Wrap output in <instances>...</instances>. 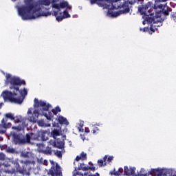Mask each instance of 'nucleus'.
I'll use <instances>...</instances> for the list:
<instances>
[{
    "label": "nucleus",
    "instance_id": "nucleus-1",
    "mask_svg": "<svg viewBox=\"0 0 176 176\" xmlns=\"http://www.w3.org/2000/svg\"><path fill=\"white\" fill-rule=\"evenodd\" d=\"M6 85H10V91H3L1 96L5 101H10V102H14V104H23L28 91L27 89L23 88L20 89V87L25 86V80H21L20 77L12 76V74H7L6 75Z\"/></svg>",
    "mask_w": 176,
    "mask_h": 176
},
{
    "label": "nucleus",
    "instance_id": "nucleus-2",
    "mask_svg": "<svg viewBox=\"0 0 176 176\" xmlns=\"http://www.w3.org/2000/svg\"><path fill=\"white\" fill-rule=\"evenodd\" d=\"M34 0H24L25 5L20 6L19 2L15 6L18 14L22 20H35L38 17L45 16V12L42 9L45 8V0H37L32 3Z\"/></svg>",
    "mask_w": 176,
    "mask_h": 176
},
{
    "label": "nucleus",
    "instance_id": "nucleus-3",
    "mask_svg": "<svg viewBox=\"0 0 176 176\" xmlns=\"http://www.w3.org/2000/svg\"><path fill=\"white\" fill-rule=\"evenodd\" d=\"M21 164V165H20ZM20 164L17 162H12V164H6L5 162H0V167H8V173L14 174L19 173V174H25L27 171L31 170V161H20Z\"/></svg>",
    "mask_w": 176,
    "mask_h": 176
},
{
    "label": "nucleus",
    "instance_id": "nucleus-4",
    "mask_svg": "<svg viewBox=\"0 0 176 176\" xmlns=\"http://www.w3.org/2000/svg\"><path fill=\"white\" fill-rule=\"evenodd\" d=\"M45 117L47 120L45 124V127H50L51 124H52V127H59V124H65V126L69 124L67 118H64L63 116H59L58 118H56L57 122H56V121L54 122L53 113H51L50 111L45 113Z\"/></svg>",
    "mask_w": 176,
    "mask_h": 176
},
{
    "label": "nucleus",
    "instance_id": "nucleus-5",
    "mask_svg": "<svg viewBox=\"0 0 176 176\" xmlns=\"http://www.w3.org/2000/svg\"><path fill=\"white\" fill-rule=\"evenodd\" d=\"M25 144L26 142H31V140L34 141H45V131H38L36 133H27L25 135Z\"/></svg>",
    "mask_w": 176,
    "mask_h": 176
},
{
    "label": "nucleus",
    "instance_id": "nucleus-6",
    "mask_svg": "<svg viewBox=\"0 0 176 176\" xmlns=\"http://www.w3.org/2000/svg\"><path fill=\"white\" fill-rule=\"evenodd\" d=\"M52 166L47 171L48 175L51 176H63V172L61 171V166L58 163L54 161H50Z\"/></svg>",
    "mask_w": 176,
    "mask_h": 176
},
{
    "label": "nucleus",
    "instance_id": "nucleus-7",
    "mask_svg": "<svg viewBox=\"0 0 176 176\" xmlns=\"http://www.w3.org/2000/svg\"><path fill=\"white\" fill-rule=\"evenodd\" d=\"M131 2L125 1L122 5V8L123 10H121L118 12H109V14H111L112 17H118V16H120V14H124L126 13H130V5H132Z\"/></svg>",
    "mask_w": 176,
    "mask_h": 176
},
{
    "label": "nucleus",
    "instance_id": "nucleus-8",
    "mask_svg": "<svg viewBox=\"0 0 176 176\" xmlns=\"http://www.w3.org/2000/svg\"><path fill=\"white\" fill-rule=\"evenodd\" d=\"M53 14L55 16L56 21L60 22L63 21L64 19H69L71 17V15L68 12V11L66 10L63 12H61V9L57 10L56 11H53Z\"/></svg>",
    "mask_w": 176,
    "mask_h": 176
},
{
    "label": "nucleus",
    "instance_id": "nucleus-9",
    "mask_svg": "<svg viewBox=\"0 0 176 176\" xmlns=\"http://www.w3.org/2000/svg\"><path fill=\"white\" fill-rule=\"evenodd\" d=\"M157 21H154L153 23L150 27V30L152 32H155V30H157L159 27L163 25V21H164V18H162V14L157 13Z\"/></svg>",
    "mask_w": 176,
    "mask_h": 176
},
{
    "label": "nucleus",
    "instance_id": "nucleus-10",
    "mask_svg": "<svg viewBox=\"0 0 176 176\" xmlns=\"http://www.w3.org/2000/svg\"><path fill=\"white\" fill-rule=\"evenodd\" d=\"M28 120L30 122H32V123H36V122H38V117L39 115H41V111L35 109L32 113L31 109H29L28 111Z\"/></svg>",
    "mask_w": 176,
    "mask_h": 176
},
{
    "label": "nucleus",
    "instance_id": "nucleus-11",
    "mask_svg": "<svg viewBox=\"0 0 176 176\" xmlns=\"http://www.w3.org/2000/svg\"><path fill=\"white\" fill-rule=\"evenodd\" d=\"M12 138L15 145H21L25 144V137L23 133H12Z\"/></svg>",
    "mask_w": 176,
    "mask_h": 176
},
{
    "label": "nucleus",
    "instance_id": "nucleus-12",
    "mask_svg": "<svg viewBox=\"0 0 176 176\" xmlns=\"http://www.w3.org/2000/svg\"><path fill=\"white\" fill-rule=\"evenodd\" d=\"M34 107L38 111L40 109L41 111V116H45V102L42 100H39L37 98H34Z\"/></svg>",
    "mask_w": 176,
    "mask_h": 176
},
{
    "label": "nucleus",
    "instance_id": "nucleus-13",
    "mask_svg": "<svg viewBox=\"0 0 176 176\" xmlns=\"http://www.w3.org/2000/svg\"><path fill=\"white\" fill-rule=\"evenodd\" d=\"M6 122H8V119L3 118L1 120V124H0V133L1 134H5L6 133V129L12 126V124L6 123Z\"/></svg>",
    "mask_w": 176,
    "mask_h": 176
},
{
    "label": "nucleus",
    "instance_id": "nucleus-14",
    "mask_svg": "<svg viewBox=\"0 0 176 176\" xmlns=\"http://www.w3.org/2000/svg\"><path fill=\"white\" fill-rule=\"evenodd\" d=\"M151 6H152V2L148 1L144 6L142 5V6L138 7V10L140 13H141V14H147L148 12H146V11L148 10V9H149V8H151Z\"/></svg>",
    "mask_w": 176,
    "mask_h": 176
},
{
    "label": "nucleus",
    "instance_id": "nucleus-15",
    "mask_svg": "<svg viewBox=\"0 0 176 176\" xmlns=\"http://www.w3.org/2000/svg\"><path fill=\"white\" fill-rule=\"evenodd\" d=\"M144 16H146L144 20H146L147 23H151L153 24L155 21H157V14H156L155 16L152 18L149 16H153V13L149 12V11H148V14H144Z\"/></svg>",
    "mask_w": 176,
    "mask_h": 176
},
{
    "label": "nucleus",
    "instance_id": "nucleus-16",
    "mask_svg": "<svg viewBox=\"0 0 176 176\" xmlns=\"http://www.w3.org/2000/svg\"><path fill=\"white\" fill-rule=\"evenodd\" d=\"M78 170H82V171H88V170H91V171H96V167L85 166V163H81L78 165Z\"/></svg>",
    "mask_w": 176,
    "mask_h": 176
},
{
    "label": "nucleus",
    "instance_id": "nucleus-17",
    "mask_svg": "<svg viewBox=\"0 0 176 176\" xmlns=\"http://www.w3.org/2000/svg\"><path fill=\"white\" fill-rule=\"evenodd\" d=\"M61 133V129H60V126L57 127V129L54 128V130L51 132V136L56 140V138L60 136V134Z\"/></svg>",
    "mask_w": 176,
    "mask_h": 176
},
{
    "label": "nucleus",
    "instance_id": "nucleus-18",
    "mask_svg": "<svg viewBox=\"0 0 176 176\" xmlns=\"http://www.w3.org/2000/svg\"><path fill=\"white\" fill-rule=\"evenodd\" d=\"M55 148H58V149H63L65 142H64V140H61V139H56L55 140Z\"/></svg>",
    "mask_w": 176,
    "mask_h": 176
},
{
    "label": "nucleus",
    "instance_id": "nucleus-19",
    "mask_svg": "<svg viewBox=\"0 0 176 176\" xmlns=\"http://www.w3.org/2000/svg\"><path fill=\"white\" fill-rule=\"evenodd\" d=\"M75 160L79 162V160H87V154L82 151L80 155H77Z\"/></svg>",
    "mask_w": 176,
    "mask_h": 176
},
{
    "label": "nucleus",
    "instance_id": "nucleus-20",
    "mask_svg": "<svg viewBox=\"0 0 176 176\" xmlns=\"http://www.w3.org/2000/svg\"><path fill=\"white\" fill-rule=\"evenodd\" d=\"M163 171L159 168L151 169L148 174L150 175H162Z\"/></svg>",
    "mask_w": 176,
    "mask_h": 176
},
{
    "label": "nucleus",
    "instance_id": "nucleus-21",
    "mask_svg": "<svg viewBox=\"0 0 176 176\" xmlns=\"http://www.w3.org/2000/svg\"><path fill=\"white\" fill-rule=\"evenodd\" d=\"M107 159H108V156L105 155L103 157V160H98V164L99 167H102L103 166H107Z\"/></svg>",
    "mask_w": 176,
    "mask_h": 176
},
{
    "label": "nucleus",
    "instance_id": "nucleus-22",
    "mask_svg": "<svg viewBox=\"0 0 176 176\" xmlns=\"http://www.w3.org/2000/svg\"><path fill=\"white\" fill-rule=\"evenodd\" d=\"M111 175H122L123 174V168H120L118 171L110 172Z\"/></svg>",
    "mask_w": 176,
    "mask_h": 176
},
{
    "label": "nucleus",
    "instance_id": "nucleus-23",
    "mask_svg": "<svg viewBox=\"0 0 176 176\" xmlns=\"http://www.w3.org/2000/svg\"><path fill=\"white\" fill-rule=\"evenodd\" d=\"M58 112H61V109H60V107L58 106L55 107V109H53L52 111H50V113L53 114V116H54V115H57Z\"/></svg>",
    "mask_w": 176,
    "mask_h": 176
},
{
    "label": "nucleus",
    "instance_id": "nucleus-24",
    "mask_svg": "<svg viewBox=\"0 0 176 176\" xmlns=\"http://www.w3.org/2000/svg\"><path fill=\"white\" fill-rule=\"evenodd\" d=\"M73 176H85V175H83V173L80 172H76L73 174ZM89 176H100V173H96V174L89 175Z\"/></svg>",
    "mask_w": 176,
    "mask_h": 176
},
{
    "label": "nucleus",
    "instance_id": "nucleus-25",
    "mask_svg": "<svg viewBox=\"0 0 176 176\" xmlns=\"http://www.w3.org/2000/svg\"><path fill=\"white\" fill-rule=\"evenodd\" d=\"M53 147L50 146H47L46 147V149L45 150V155H52L53 150L52 149Z\"/></svg>",
    "mask_w": 176,
    "mask_h": 176
},
{
    "label": "nucleus",
    "instance_id": "nucleus-26",
    "mask_svg": "<svg viewBox=\"0 0 176 176\" xmlns=\"http://www.w3.org/2000/svg\"><path fill=\"white\" fill-rule=\"evenodd\" d=\"M49 109H52V104L45 102V111H46L45 113H47V112H50Z\"/></svg>",
    "mask_w": 176,
    "mask_h": 176
},
{
    "label": "nucleus",
    "instance_id": "nucleus-27",
    "mask_svg": "<svg viewBox=\"0 0 176 176\" xmlns=\"http://www.w3.org/2000/svg\"><path fill=\"white\" fill-rule=\"evenodd\" d=\"M160 13L161 14V17L162 16V14H164V16H168V14H170V10H163L162 11H160Z\"/></svg>",
    "mask_w": 176,
    "mask_h": 176
},
{
    "label": "nucleus",
    "instance_id": "nucleus-28",
    "mask_svg": "<svg viewBox=\"0 0 176 176\" xmlns=\"http://www.w3.org/2000/svg\"><path fill=\"white\" fill-rule=\"evenodd\" d=\"M48 146H52V148H56V141L51 140L48 142Z\"/></svg>",
    "mask_w": 176,
    "mask_h": 176
},
{
    "label": "nucleus",
    "instance_id": "nucleus-29",
    "mask_svg": "<svg viewBox=\"0 0 176 176\" xmlns=\"http://www.w3.org/2000/svg\"><path fill=\"white\" fill-rule=\"evenodd\" d=\"M6 118L7 119H10L11 120H14V116L11 113H8L6 114Z\"/></svg>",
    "mask_w": 176,
    "mask_h": 176
},
{
    "label": "nucleus",
    "instance_id": "nucleus-30",
    "mask_svg": "<svg viewBox=\"0 0 176 176\" xmlns=\"http://www.w3.org/2000/svg\"><path fill=\"white\" fill-rule=\"evenodd\" d=\"M37 123L38 124V126L40 127H43L45 126V121L43 120H38V118H37Z\"/></svg>",
    "mask_w": 176,
    "mask_h": 176
},
{
    "label": "nucleus",
    "instance_id": "nucleus-31",
    "mask_svg": "<svg viewBox=\"0 0 176 176\" xmlns=\"http://www.w3.org/2000/svg\"><path fill=\"white\" fill-rule=\"evenodd\" d=\"M5 159L6 156L3 153H0V163H4L5 164Z\"/></svg>",
    "mask_w": 176,
    "mask_h": 176
},
{
    "label": "nucleus",
    "instance_id": "nucleus-32",
    "mask_svg": "<svg viewBox=\"0 0 176 176\" xmlns=\"http://www.w3.org/2000/svg\"><path fill=\"white\" fill-rule=\"evenodd\" d=\"M124 175H130V169H129L128 166H124Z\"/></svg>",
    "mask_w": 176,
    "mask_h": 176
},
{
    "label": "nucleus",
    "instance_id": "nucleus-33",
    "mask_svg": "<svg viewBox=\"0 0 176 176\" xmlns=\"http://www.w3.org/2000/svg\"><path fill=\"white\" fill-rule=\"evenodd\" d=\"M12 129L14 130H17V131H21V130L23 129V128L21 126H12Z\"/></svg>",
    "mask_w": 176,
    "mask_h": 176
},
{
    "label": "nucleus",
    "instance_id": "nucleus-34",
    "mask_svg": "<svg viewBox=\"0 0 176 176\" xmlns=\"http://www.w3.org/2000/svg\"><path fill=\"white\" fill-rule=\"evenodd\" d=\"M130 175H134L135 174V168H130V173H128Z\"/></svg>",
    "mask_w": 176,
    "mask_h": 176
},
{
    "label": "nucleus",
    "instance_id": "nucleus-35",
    "mask_svg": "<svg viewBox=\"0 0 176 176\" xmlns=\"http://www.w3.org/2000/svg\"><path fill=\"white\" fill-rule=\"evenodd\" d=\"M55 155H56L58 157H63V153H62L61 151H56V152L55 153Z\"/></svg>",
    "mask_w": 176,
    "mask_h": 176
},
{
    "label": "nucleus",
    "instance_id": "nucleus-36",
    "mask_svg": "<svg viewBox=\"0 0 176 176\" xmlns=\"http://www.w3.org/2000/svg\"><path fill=\"white\" fill-rule=\"evenodd\" d=\"M8 153H14L15 151L13 148H7Z\"/></svg>",
    "mask_w": 176,
    "mask_h": 176
},
{
    "label": "nucleus",
    "instance_id": "nucleus-37",
    "mask_svg": "<svg viewBox=\"0 0 176 176\" xmlns=\"http://www.w3.org/2000/svg\"><path fill=\"white\" fill-rule=\"evenodd\" d=\"M52 16H54V14H53V12L47 11V12H45V17H47V16H52Z\"/></svg>",
    "mask_w": 176,
    "mask_h": 176
},
{
    "label": "nucleus",
    "instance_id": "nucleus-38",
    "mask_svg": "<svg viewBox=\"0 0 176 176\" xmlns=\"http://www.w3.org/2000/svg\"><path fill=\"white\" fill-rule=\"evenodd\" d=\"M102 1L104 0H91L90 2H91V5H94L96 3H97V2H102Z\"/></svg>",
    "mask_w": 176,
    "mask_h": 176
},
{
    "label": "nucleus",
    "instance_id": "nucleus-39",
    "mask_svg": "<svg viewBox=\"0 0 176 176\" xmlns=\"http://www.w3.org/2000/svg\"><path fill=\"white\" fill-rule=\"evenodd\" d=\"M170 17L173 20H174V21H176V12H173Z\"/></svg>",
    "mask_w": 176,
    "mask_h": 176
},
{
    "label": "nucleus",
    "instance_id": "nucleus-40",
    "mask_svg": "<svg viewBox=\"0 0 176 176\" xmlns=\"http://www.w3.org/2000/svg\"><path fill=\"white\" fill-rule=\"evenodd\" d=\"M112 160H113V156H109L107 159L106 162H107V163H111V162H112Z\"/></svg>",
    "mask_w": 176,
    "mask_h": 176
},
{
    "label": "nucleus",
    "instance_id": "nucleus-41",
    "mask_svg": "<svg viewBox=\"0 0 176 176\" xmlns=\"http://www.w3.org/2000/svg\"><path fill=\"white\" fill-rule=\"evenodd\" d=\"M14 120L15 123H20V122H21V118H14Z\"/></svg>",
    "mask_w": 176,
    "mask_h": 176
},
{
    "label": "nucleus",
    "instance_id": "nucleus-42",
    "mask_svg": "<svg viewBox=\"0 0 176 176\" xmlns=\"http://www.w3.org/2000/svg\"><path fill=\"white\" fill-rule=\"evenodd\" d=\"M38 162L40 163V164H45V160H43V158H41L40 160L38 159Z\"/></svg>",
    "mask_w": 176,
    "mask_h": 176
},
{
    "label": "nucleus",
    "instance_id": "nucleus-43",
    "mask_svg": "<svg viewBox=\"0 0 176 176\" xmlns=\"http://www.w3.org/2000/svg\"><path fill=\"white\" fill-rule=\"evenodd\" d=\"M135 2L137 3H140V5H142L144 3V0H135Z\"/></svg>",
    "mask_w": 176,
    "mask_h": 176
},
{
    "label": "nucleus",
    "instance_id": "nucleus-44",
    "mask_svg": "<svg viewBox=\"0 0 176 176\" xmlns=\"http://www.w3.org/2000/svg\"><path fill=\"white\" fill-rule=\"evenodd\" d=\"M27 126H28V124H26L25 122L23 121L21 126L24 129V127H27Z\"/></svg>",
    "mask_w": 176,
    "mask_h": 176
},
{
    "label": "nucleus",
    "instance_id": "nucleus-45",
    "mask_svg": "<svg viewBox=\"0 0 176 176\" xmlns=\"http://www.w3.org/2000/svg\"><path fill=\"white\" fill-rule=\"evenodd\" d=\"M148 31H149V28L148 27H144L143 28V32H148Z\"/></svg>",
    "mask_w": 176,
    "mask_h": 176
},
{
    "label": "nucleus",
    "instance_id": "nucleus-46",
    "mask_svg": "<svg viewBox=\"0 0 176 176\" xmlns=\"http://www.w3.org/2000/svg\"><path fill=\"white\" fill-rule=\"evenodd\" d=\"M85 133H90V129H89V128H87V127H85Z\"/></svg>",
    "mask_w": 176,
    "mask_h": 176
},
{
    "label": "nucleus",
    "instance_id": "nucleus-47",
    "mask_svg": "<svg viewBox=\"0 0 176 176\" xmlns=\"http://www.w3.org/2000/svg\"><path fill=\"white\" fill-rule=\"evenodd\" d=\"M168 0H155V2H167Z\"/></svg>",
    "mask_w": 176,
    "mask_h": 176
},
{
    "label": "nucleus",
    "instance_id": "nucleus-48",
    "mask_svg": "<svg viewBox=\"0 0 176 176\" xmlns=\"http://www.w3.org/2000/svg\"><path fill=\"white\" fill-rule=\"evenodd\" d=\"M21 155H22L23 157H28V154H27V153H22Z\"/></svg>",
    "mask_w": 176,
    "mask_h": 176
},
{
    "label": "nucleus",
    "instance_id": "nucleus-49",
    "mask_svg": "<svg viewBox=\"0 0 176 176\" xmlns=\"http://www.w3.org/2000/svg\"><path fill=\"white\" fill-rule=\"evenodd\" d=\"M81 139L82 140V141H85V140H86V138L85 137V135H80Z\"/></svg>",
    "mask_w": 176,
    "mask_h": 176
},
{
    "label": "nucleus",
    "instance_id": "nucleus-50",
    "mask_svg": "<svg viewBox=\"0 0 176 176\" xmlns=\"http://www.w3.org/2000/svg\"><path fill=\"white\" fill-rule=\"evenodd\" d=\"M89 164L90 167H94V164H92L91 162H89Z\"/></svg>",
    "mask_w": 176,
    "mask_h": 176
},
{
    "label": "nucleus",
    "instance_id": "nucleus-51",
    "mask_svg": "<svg viewBox=\"0 0 176 176\" xmlns=\"http://www.w3.org/2000/svg\"><path fill=\"white\" fill-rule=\"evenodd\" d=\"M91 133H93V134H96V133H97V131H96L94 129L91 131Z\"/></svg>",
    "mask_w": 176,
    "mask_h": 176
},
{
    "label": "nucleus",
    "instance_id": "nucleus-52",
    "mask_svg": "<svg viewBox=\"0 0 176 176\" xmlns=\"http://www.w3.org/2000/svg\"><path fill=\"white\" fill-rule=\"evenodd\" d=\"M94 129H95L96 131H100V129H98V127H97V126H95Z\"/></svg>",
    "mask_w": 176,
    "mask_h": 176
},
{
    "label": "nucleus",
    "instance_id": "nucleus-53",
    "mask_svg": "<svg viewBox=\"0 0 176 176\" xmlns=\"http://www.w3.org/2000/svg\"><path fill=\"white\" fill-rule=\"evenodd\" d=\"M158 8H159L160 9H163V5H162V4L159 5V6H158Z\"/></svg>",
    "mask_w": 176,
    "mask_h": 176
},
{
    "label": "nucleus",
    "instance_id": "nucleus-54",
    "mask_svg": "<svg viewBox=\"0 0 176 176\" xmlns=\"http://www.w3.org/2000/svg\"><path fill=\"white\" fill-rule=\"evenodd\" d=\"M45 166H47V161L45 160Z\"/></svg>",
    "mask_w": 176,
    "mask_h": 176
},
{
    "label": "nucleus",
    "instance_id": "nucleus-55",
    "mask_svg": "<svg viewBox=\"0 0 176 176\" xmlns=\"http://www.w3.org/2000/svg\"><path fill=\"white\" fill-rule=\"evenodd\" d=\"M0 141H3V138L0 137Z\"/></svg>",
    "mask_w": 176,
    "mask_h": 176
},
{
    "label": "nucleus",
    "instance_id": "nucleus-56",
    "mask_svg": "<svg viewBox=\"0 0 176 176\" xmlns=\"http://www.w3.org/2000/svg\"><path fill=\"white\" fill-rule=\"evenodd\" d=\"M3 103H0V109L2 108Z\"/></svg>",
    "mask_w": 176,
    "mask_h": 176
},
{
    "label": "nucleus",
    "instance_id": "nucleus-57",
    "mask_svg": "<svg viewBox=\"0 0 176 176\" xmlns=\"http://www.w3.org/2000/svg\"><path fill=\"white\" fill-rule=\"evenodd\" d=\"M140 175L146 176V174H140Z\"/></svg>",
    "mask_w": 176,
    "mask_h": 176
},
{
    "label": "nucleus",
    "instance_id": "nucleus-58",
    "mask_svg": "<svg viewBox=\"0 0 176 176\" xmlns=\"http://www.w3.org/2000/svg\"><path fill=\"white\" fill-rule=\"evenodd\" d=\"M47 131H45V134H47Z\"/></svg>",
    "mask_w": 176,
    "mask_h": 176
},
{
    "label": "nucleus",
    "instance_id": "nucleus-59",
    "mask_svg": "<svg viewBox=\"0 0 176 176\" xmlns=\"http://www.w3.org/2000/svg\"><path fill=\"white\" fill-rule=\"evenodd\" d=\"M12 2H16L17 0H11Z\"/></svg>",
    "mask_w": 176,
    "mask_h": 176
},
{
    "label": "nucleus",
    "instance_id": "nucleus-60",
    "mask_svg": "<svg viewBox=\"0 0 176 176\" xmlns=\"http://www.w3.org/2000/svg\"><path fill=\"white\" fill-rule=\"evenodd\" d=\"M41 152H43V153H45V151H44V150H42V151H41Z\"/></svg>",
    "mask_w": 176,
    "mask_h": 176
},
{
    "label": "nucleus",
    "instance_id": "nucleus-61",
    "mask_svg": "<svg viewBox=\"0 0 176 176\" xmlns=\"http://www.w3.org/2000/svg\"><path fill=\"white\" fill-rule=\"evenodd\" d=\"M66 137H67V136L64 135V136H63V138H65V140Z\"/></svg>",
    "mask_w": 176,
    "mask_h": 176
},
{
    "label": "nucleus",
    "instance_id": "nucleus-62",
    "mask_svg": "<svg viewBox=\"0 0 176 176\" xmlns=\"http://www.w3.org/2000/svg\"><path fill=\"white\" fill-rule=\"evenodd\" d=\"M143 24H145V21H143Z\"/></svg>",
    "mask_w": 176,
    "mask_h": 176
},
{
    "label": "nucleus",
    "instance_id": "nucleus-63",
    "mask_svg": "<svg viewBox=\"0 0 176 176\" xmlns=\"http://www.w3.org/2000/svg\"><path fill=\"white\" fill-rule=\"evenodd\" d=\"M85 175H87V173H85Z\"/></svg>",
    "mask_w": 176,
    "mask_h": 176
},
{
    "label": "nucleus",
    "instance_id": "nucleus-64",
    "mask_svg": "<svg viewBox=\"0 0 176 176\" xmlns=\"http://www.w3.org/2000/svg\"><path fill=\"white\" fill-rule=\"evenodd\" d=\"M173 176H176V174H175V175H173Z\"/></svg>",
    "mask_w": 176,
    "mask_h": 176
}]
</instances>
